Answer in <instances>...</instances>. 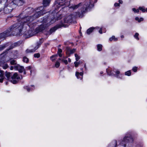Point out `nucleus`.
Here are the masks:
<instances>
[{"label":"nucleus","instance_id":"nucleus-46","mask_svg":"<svg viewBox=\"0 0 147 147\" xmlns=\"http://www.w3.org/2000/svg\"><path fill=\"white\" fill-rule=\"evenodd\" d=\"M0 77L2 78H5L4 76V74H0Z\"/></svg>","mask_w":147,"mask_h":147},{"label":"nucleus","instance_id":"nucleus-40","mask_svg":"<svg viewBox=\"0 0 147 147\" xmlns=\"http://www.w3.org/2000/svg\"><path fill=\"white\" fill-rule=\"evenodd\" d=\"M137 68L138 67H134L133 68L132 70L134 72H136L137 70Z\"/></svg>","mask_w":147,"mask_h":147},{"label":"nucleus","instance_id":"nucleus-53","mask_svg":"<svg viewBox=\"0 0 147 147\" xmlns=\"http://www.w3.org/2000/svg\"><path fill=\"white\" fill-rule=\"evenodd\" d=\"M59 56L60 57H62V54H61V53H59V54H58Z\"/></svg>","mask_w":147,"mask_h":147},{"label":"nucleus","instance_id":"nucleus-55","mask_svg":"<svg viewBox=\"0 0 147 147\" xmlns=\"http://www.w3.org/2000/svg\"><path fill=\"white\" fill-rule=\"evenodd\" d=\"M119 3H121V4L122 3H123L122 1L121 0H119Z\"/></svg>","mask_w":147,"mask_h":147},{"label":"nucleus","instance_id":"nucleus-38","mask_svg":"<svg viewBox=\"0 0 147 147\" xmlns=\"http://www.w3.org/2000/svg\"><path fill=\"white\" fill-rule=\"evenodd\" d=\"M60 65V63L59 62L57 61L55 64V66L56 67L58 68L59 66Z\"/></svg>","mask_w":147,"mask_h":147},{"label":"nucleus","instance_id":"nucleus-3","mask_svg":"<svg viewBox=\"0 0 147 147\" xmlns=\"http://www.w3.org/2000/svg\"><path fill=\"white\" fill-rule=\"evenodd\" d=\"M8 0H0V12L3 11L5 14H8L11 12V9Z\"/></svg>","mask_w":147,"mask_h":147},{"label":"nucleus","instance_id":"nucleus-57","mask_svg":"<svg viewBox=\"0 0 147 147\" xmlns=\"http://www.w3.org/2000/svg\"><path fill=\"white\" fill-rule=\"evenodd\" d=\"M139 10L138 9H137L136 10V13H138L139 12Z\"/></svg>","mask_w":147,"mask_h":147},{"label":"nucleus","instance_id":"nucleus-6","mask_svg":"<svg viewBox=\"0 0 147 147\" xmlns=\"http://www.w3.org/2000/svg\"><path fill=\"white\" fill-rule=\"evenodd\" d=\"M106 71L107 74L109 76H114L115 77L118 78L122 79V74H120L119 71L115 69H113L112 71L110 70L109 69H107Z\"/></svg>","mask_w":147,"mask_h":147},{"label":"nucleus","instance_id":"nucleus-60","mask_svg":"<svg viewBox=\"0 0 147 147\" xmlns=\"http://www.w3.org/2000/svg\"><path fill=\"white\" fill-rule=\"evenodd\" d=\"M103 73V72H102V71H101V72H100V74H102Z\"/></svg>","mask_w":147,"mask_h":147},{"label":"nucleus","instance_id":"nucleus-50","mask_svg":"<svg viewBox=\"0 0 147 147\" xmlns=\"http://www.w3.org/2000/svg\"><path fill=\"white\" fill-rule=\"evenodd\" d=\"M139 19H140L138 17H136L135 18V20H136L138 21V22H139Z\"/></svg>","mask_w":147,"mask_h":147},{"label":"nucleus","instance_id":"nucleus-54","mask_svg":"<svg viewBox=\"0 0 147 147\" xmlns=\"http://www.w3.org/2000/svg\"><path fill=\"white\" fill-rule=\"evenodd\" d=\"M14 67V66H11L10 67V69L11 70H13Z\"/></svg>","mask_w":147,"mask_h":147},{"label":"nucleus","instance_id":"nucleus-18","mask_svg":"<svg viewBox=\"0 0 147 147\" xmlns=\"http://www.w3.org/2000/svg\"><path fill=\"white\" fill-rule=\"evenodd\" d=\"M32 30L31 29L30 30L25 31L24 33V35H26L28 38L32 36L33 35Z\"/></svg>","mask_w":147,"mask_h":147},{"label":"nucleus","instance_id":"nucleus-36","mask_svg":"<svg viewBox=\"0 0 147 147\" xmlns=\"http://www.w3.org/2000/svg\"><path fill=\"white\" fill-rule=\"evenodd\" d=\"M34 57L35 58H38L40 57V55L39 53H35L34 54Z\"/></svg>","mask_w":147,"mask_h":147},{"label":"nucleus","instance_id":"nucleus-35","mask_svg":"<svg viewBox=\"0 0 147 147\" xmlns=\"http://www.w3.org/2000/svg\"><path fill=\"white\" fill-rule=\"evenodd\" d=\"M139 9L142 11L143 12H145L146 11V10L144 7H139Z\"/></svg>","mask_w":147,"mask_h":147},{"label":"nucleus","instance_id":"nucleus-17","mask_svg":"<svg viewBox=\"0 0 147 147\" xmlns=\"http://www.w3.org/2000/svg\"><path fill=\"white\" fill-rule=\"evenodd\" d=\"M46 27V26L44 24H41L38 27L36 28L37 32H41L45 30Z\"/></svg>","mask_w":147,"mask_h":147},{"label":"nucleus","instance_id":"nucleus-16","mask_svg":"<svg viewBox=\"0 0 147 147\" xmlns=\"http://www.w3.org/2000/svg\"><path fill=\"white\" fill-rule=\"evenodd\" d=\"M66 49L67 50L66 52V54L68 55V57L70 56L71 54H73L75 52L76 50L75 49L71 50L70 48L68 47H67Z\"/></svg>","mask_w":147,"mask_h":147},{"label":"nucleus","instance_id":"nucleus-29","mask_svg":"<svg viewBox=\"0 0 147 147\" xmlns=\"http://www.w3.org/2000/svg\"><path fill=\"white\" fill-rule=\"evenodd\" d=\"M29 59L26 57L25 56L23 57V61L24 62L28 63L29 61Z\"/></svg>","mask_w":147,"mask_h":147},{"label":"nucleus","instance_id":"nucleus-28","mask_svg":"<svg viewBox=\"0 0 147 147\" xmlns=\"http://www.w3.org/2000/svg\"><path fill=\"white\" fill-rule=\"evenodd\" d=\"M109 40L111 41L113 40L114 41H116L117 40V38H116L115 36H113L112 37L110 38Z\"/></svg>","mask_w":147,"mask_h":147},{"label":"nucleus","instance_id":"nucleus-2","mask_svg":"<svg viewBox=\"0 0 147 147\" xmlns=\"http://www.w3.org/2000/svg\"><path fill=\"white\" fill-rule=\"evenodd\" d=\"M22 25H19V24H15L11 26L6 31L0 34V38H3L10 35L11 32H15L16 34L19 35H22Z\"/></svg>","mask_w":147,"mask_h":147},{"label":"nucleus","instance_id":"nucleus-49","mask_svg":"<svg viewBox=\"0 0 147 147\" xmlns=\"http://www.w3.org/2000/svg\"><path fill=\"white\" fill-rule=\"evenodd\" d=\"M143 19L142 18H140L139 19V22H140L141 21H143Z\"/></svg>","mask_w":147,"mask_h":147},{"label":"nucleus","instance_id":"nucleus-25","mask_svg":"<svg viewBox=\"0 0 147 147\" xmlns=\"http://www.w3.org/2000/svg\"><path fill=\"white\" fill-rule=\"evenodd\" d=\"M94 28H90L88 29L87 30V33L88 34H90L94 30Z\"/></svg>","mask_w":147,"mask_h":147},{"label":"nucleus","instance_id":"nucleus-20","mask_svg":"<svg viewBox=\"0 0 147 147\" xmlns=\"http://www.w3.org/2000/svg\"><path fill=\"white\" fill-rule=\"evenodd\" d=\"M84 4L83 5L82 3H79L78 4H77L76 5H72V6H70V8H72L73 9H77L79 7L82 6V7Z\"/></svg>","mask_w":147,"mask_h":147},{"label":"nucleus","instance_id":"nucleus-11","mask_svg":"<svg viewBox=\"0 0 147 147\" xmlns=\"http://www.w3.org/2000/svg\"><path fill=\"white\" fill-rule=\"evenodd\" d=\"M66 0H56L55 2V6L56 9L65 5Z\"/></svg>","mask_w":147,"mask_h":147},{"label":"nucleus","instance_id":"nucleus-13","mask_svg":"<svg viewBox=\"0 0 147 147\" xmlns=\"http://www.w3.org/2000/svg\"><path fill=\"white\" fill-rule=\"evenodd\" d=\"M63 22H61V24L62 22L64 24H66V25H67V26H66V27H67L68 26V25L67 24H68L69 23H71V22L72 21V16L71 15H69L67 17H65L63 19Z\"/></svg>","mask_w":147,"mask_h":147},{"label":"nucleus","instance_id":"nucleus-64","mask_svg":"<svg viewBox=\"0 0 147 147\" xmlns=\"http://www.w3.org/2000/svg\"><path fill=\"white\" fill-rule=\"evenodd\" d=\"M146 12H147V8H146Z\"/></svg>","mask_w":147,"mask_h":147},{"label":"nucleus","instance_id":"nucleus-15","mask_svg":"<svg viewBox=\"0 0 147 147\" xmlns=\"http://www.w3.org/2000/svg\"><path fill=\"white\" fill-rule=\"evenodd\" d=\"M14 68L15 69L18 70L19 72L21 73H22L24 70V67L20 66L19 64H17L14 66Z\"/></svg>","mask_w":147,"mask_h":147},{"label":"nucleus","instance_id":"nucleus-47","mask_svg":"<svg viewBox=\"0 0 147 147\" xmlns=\"http://www.w3.org/2000/svg\"><path fill=\"white\" fill-rule=\"evenodd\" d=\"M47 19L45 18V19H43V20L42 21V22H46V21H47Z\"/></svg>","mask_w":147,"mask_h":147},{"label":"nucleus","instance_id":"nucleus-52","mask_svg":"<svg viewBox=\"0 0 147 147\" xmlns=\"http://www.w3.org/2000/svg\"><path fill=\"white\" fill-rule=\"evenodd\" d=\"M0 73L1 74H4V71L2 70H0Z\"/></svg>","mask_w":147,"mask_h":147},{"label":"nucleus","instance_id":"nucleus-30","mask_svg":"<svg viewBox=\"0 0 147 147\" xmlns=\"http://www.w3.org/2000/svg\"><path fill=\"white\" fill-rule=\"evenodd\" d=\"M2 67L3 69H6L8 67V65L7 63H5L3 65Z\"/></svg>","mask_w":147,"mask_h":147},{"label":"nucleus","instance_id":"nucleus-63","mask_svg":"<svg viewBox=\"0 0 147 147\" xmlns=\"http://www.w3.org/2000/svg\"><path fill=\"white\" fill-rule=\"evenodd\" d=\"M5 84H6V85H7V82H6Z\"/></svg>","mask_w":147,"mask_h":147},{"label":"nucleus","instance_id":"nucleus-27","mask_svg":"<svg viewBox=\"0 0 147 147\" xmlns=\"http://www.w3.org/2000/svg\"><path fill=\"white\" fill-rule=\"evenodd\" d=\"M10 63L11 65H14L15 66L18 64H17L16 61L14 60H11L10 61Z\"/></svg>","mask_w":147,"mask_h":147},{"label":"nucleus","instance_id":"nucleus-9","mask_svg":"<svg viewBox=\"0 0 147 147\" xmlns=\"http://www.w3.org/2000/svg\"><path fill=\"white\" fill-rule=\"evenodd\" d=\"M22 76L20 77L18 75L17 73H15L13 75H12L10 81L13 84H16L18 82L19 80L22 79Z\"/></svg>","mask_w":147,"mask_h":147},{"label":"nucleus","instance_id":"nucleus-24","mask_svg":"<svg viewBox=\"0 0 147 147\" xmlns=\"http://www.w3.org/2000/svg\"><path fill=\"white\" fill-rule=\"evenodd\" d=\"M7 46V44H5L3 45H0V51H2Z\"/></svg>","mask_w":147,"mask_h":147},{"label":"nucleus","instance_id":"nucleus-4","mask_svg":"<svg viewBox=\"0 0 147 147\" xmlns=\"http://www.w3.org/2000/svg\"><path fill=\"white\" fill-rule=\"evenodd\" d=\"M88 3V2H86L83 5V7H82L80 9L81 13L79 12H75L73 13L72 15L74 16L75 18L82 17L83 13H85L88 9L90 8L93 6L92 4L90 3V2L89 3Z\"/></svg>","mask_w":147,"mask_h":147},{"label":"nucleus","instance_id":"nucleus-31","mask_svg":"<svg viewBox=\"0 0 147 147\" xmlns=\"http://www.w3.org/2000/svg\"><path fill=\"white\" fill-rule=\"evenodd\" d=\"M57 56V55H52L50 57V59L52 61H54L55 60V59H53V58Z\"/></svg>","mask_w":147,"mask_h":147},{"label":"nucleus","instance_id":"nucleus-33","mask_svg":"<svg viewBox=\"0 0 147 147\" xmlns=\"http://www.w3.org/2000/svg\"><path fill=\"white\" fill-rule=\"evenodd\" d=\"M131 74V72L130 71H128L125 72V75L128 76H130Z\"/></svg>","mask_w":147,"mask_h":147},{"label":"nucleus","instance_id":"nucleus-34","mask_svg":"<svg viewBox=\"0 0 147 147\" xmlns=\"http://www.w3.org/2000/svg\"><path fill=\"white\" fill-rule=\"evenodd\" d=\"M139 35V34L138 33H136L134 35V37H135V38H136L137 40H139V38L138 36Z\"/></svg>","mask_w":147,"mask_h":147},{"label":"nucleus","instance_id":"nucleus-5","mask_svg":"<svg viewBox=\"0 0 147 147\" xmlns=\"http://www.w3.org/2000/svg\"><path fill=\"white\" fill-rule=\"evenodd\" d=\"M11 12L17 6H20L23 5L24 2L23 0H13L9 1Z\"/></svg>","mask_w":147,"mask_h":147},{"label":"nucleus","instance_id":"nucleus-8","mask_svg":"<svg viewBox=\"0 0 147 147\" xmlns=\"http://www.w3.org/2000/svg\"><path fill=\"white\" fill-rule=\"evenodd\" d=\"M43 40L42 39H40L39 41L37 42L36 43V46L34 47L33 46L32 47H34L33 49H27L26 50V53H31L34 52L38 49L40 46L43 43Z\"/></svg>","mask_w":147,"mask_h":147},{"label":"nucleus","instance_id":"nucleus-42","mask_svg":"<svg viewBox=\"0 0 147 147\" xmlns=\"http://www.w3.org/2000/svg\"><path fill=\"white\" fill-rule=\"evenodd\" d=\"M62 61L64 62L66 65L68 63L67 61V60L62 59Z\"/></svg>","mask_w":147,"mask_h":147},{"label":"nucleus","instance_id":"nucleus-51","mask_svg":"<svg viewBox=\"0 0 147 147\" xmlns=\"http://www.w3.org/2000/svg\"><path fill=\"white\" fill-rule=\"evenodd\" d=\"M136 10L135 8H133L132 9V10L135 12L136 13Z\"/></svg>","mask_w":147,"mask_h":147},{"label":"nucleus","instance_id":"nucleus-62","mask_svg":"<svg viewBox=\"0 0 147 147\" xmlns=\"http://www.w3.org/2000/svg\"><path fill=\"white\" fill-rule=\"evenodd\" d=\"M80 69H81V70L82 71L83 68H80Z\"/></svg>","mask_w":147,"mask_h":147},{"label":"nucleus","instance_id":"nucleus-23","mask_svg":"<svg viewBox=\"0 0 147 147\" xmlns=\"http://www.w3.org/2000/svg\"><path fill=\"white\" fill-rule=\"evenodd\" d=\"M33 11V9L32 7H28L25 10L26 12L28 14H31Z\"/></svg>","mask_w":147,"mask_h":147},{"label":"nucleus","instance_id":"nucleus-59","mask_svg":"<svg viewBox=\"0 0 147 147\" xmlns=\"http://www.w3.org/2000/svg\"><path fill=\"white\" fill-rule=\"evenodd\" d=\"M124 36H123V35H122V36H121V38H124Z\"/></svg>","mask_w":147,"mask_h":147},{"label":"nucleus","instance_id":"nucleus-26","mask_svg":"<svg viewBox=\"0 0 147 147\" xmlns=\"http://www.w3.org/2000/svg\"><path fill=\"white\" fill-rule=\"evenodd\" d=\"M102 46L101 44H98L97 45V48L98 51H100L102 50Z\"/></svg>","mask_w":147,"mask_h":147},{"label":"nucleus","instance_id":"nucleus-56","mask_svg":"<svg viewBox=\"0 0 147 147\" xmlns=\"http://www.w3.org/2000/svg\"><path fill=\"white\" fill-rule=\"evenodd\" d=\"M68 61L69 62H71V59L70 58L68 59Z\"/></svg>","mask_w":147,"mask_h":147},{"label":"nucleus","instance_id":"nucleus-14","mask_svg":"<svg viewBox=\"0 0 147 147\" xmlns=\"http://www.w3.org/2000/svg\"><path fill=\"white\" fill-rule=\"evenodd\" d=\"M51 1V0H43L42 2L43 6H41L39 7H43L42 10L45 12V14L46 13V11L45 10H43L44 7L49 6V5Z\"/></svg>","mask_w":147,"mask_h":147},{"label":"nucleus","instance_id":"nucleus-7","mask_svg":"<svg viewBox=\"0 0 147 147\" xmlns=\"http://www.w3.org/2000/svg\"><path fill=\"white\" fill-rule=\"evenodd\" d=\"M133 141V140L131 135L130 134H127L123 138L122 141L121 142L120 144L125 147L127 143H131Z\"/></svg>","mask_w":147,"mask_h":147},{"label":"nucleus","instance_id":"nucleus-39","mask_svg":"<svg viewBox=\"0 0 147 147\" xmlns=\"http://www.w3.org/2000/svg\"><path fill=\"white\" fill-rule=\"evenodd\" d=\"M24 88L27 91L29 92L30 91L31 89H30L29 87H28V86H26L24 87Z\"/></svg>","mask_w":147,"mask_h":147},{"label":"nucleus","instance_id":"nucleus-21","mask_svg":"<svg viewBox=\"0 0 147 147\" xmlns=\"http://www.w3.org/2000/svg\"><path fill=\"white\" fill-rule=\"evenodd\" d=\"M83 74V72L79 73L78 71H76V76L78 79L80 78L81 79H82Z\"/></svg>","mask_w":147,"mask_h":147},{"label":"nucleus","instance_id":"nucleus-48","mask_svg":"<svg viewBox=\"0 0 147 147\" xmlns=\"http://www.w3.org/2000/svg\"><path fill=\"white\" fill-rule=\"evenodd\" d=\"M99 32L101 34L102 33V29L101 28L99 30Z\"/></svg>","mask_w":147,"mask_h":147},{"label":"nucleus","instance_id":"nucleus-44","mask_svg":"<svg viewBox=\"0 0 147 147\" xmlns=\"http://www.w3.org/2000/svg\"><path fill=\"white\" fill-rule=\"evenodd\" d=\"M119 3H115L114 4V6H115V7H117V6H119Z\"/></svg>","mask_w":147,"mask_h":147},{"label":"nucleus","instance_id":"nucleus-37","mask_svg":"<svg viewBox=\"0 0 147 147\" xmlns=\"http://www.w3.org/2000/svg\"><path fill=\"white\" fill-rule=\"evenodd\" d=\"M75 56L76 57V61H78L80 59V57L78 56L77 54H75Z\"/></svg>","mask_w":147,"mask_h":147},{"label":"nucleus","instance_id":"nucleus-19","mask_svg":"<svg viewBox=\"0 0 147 147\" xmlns=\"http://www.w3.org/2000/svg\"><path fill=\"white\" fill-rule=\"evenodd\" d=\"M12 73H11L9 72H8L7 71H6L5 73V76L7 78V80H9L10 81V80L11 79V76L12 75Z\"/></svg>","mask_w":147,"mask_h":147},{"label":"nucleus","instance_id":"nucleus-58","mask_svg":"<svg viewBox=\"0 0 147 147\" xmlns=\"http://www.w3.org/2000/svg\"><path fill=\"white\" fill-rule=\"evenodd\" d=\"M23 71H24V74H26V71H25V69H24V70Z\"/></svg>","mask_w":147,"mask_h":147},{"label":"nucleus","instance_id":"nucleus-43","mask_svg":"<svg viewBox=\"0 0 147 147\" xmlns=\"http://www.w3.org/2000/svg\"><path fill=\"white\" fill-rule=\"evenodd\" d=\"M62 52V50L60 49H58V51L57 52L58 54L61 53Z\"/></svg>","mask_w":147,"mask_h":147},{"label":"nucleus","instance_id":"nucleus-32","mask_svg":"<svg viewBox=\"0 0 147 147\" xmlns=\"http://www.w3.org/2000/svg\"><path fill=\"white\" fill-rule=\"evenodd\" d=\"M32 67L31 66H28L26 67V70H30V75L32 73Z\"/></svg>","mask_w":147,"mask_h":147},{"label":"nucleus","instance_id":"nucleus-61","mask_svg":"<svg viewBox=\"0 0 147 147\" xmlns=\"http://www.w3.org/2000/svg\"><path fill=\"white\" fill-rule=\"evenodd\" d=\"M58 60H61V59H60V58H59V59H58Z\"/></svg>","mask_w":147,"mask_h":147},{"label":"nucleus","instance_id":"nucleus-1","mask_svg":"<svg viewBox=\"0 0 147 147\" xmlns=\"http://www.w3.org/2000/svg\"><path fill=\"white\" fill-rule=\"evenodd\" d=\"M43 7H41L36 8L35 11L36 12L32 16H26L24 12L20 13L18 17L17 20L18 21L16 24H19V25H22V31L23 26L27 25L32 30H33L37 24L36 22H32L35 19L38 18L45 14V12L42 10Z\"/></svg>","mask_w":147,"mask_h":147},{"label":"nucleus","instance_id":"nucleus-10","mask_svg":"<svg viewBox=\"0 0 147 147\" xmlns=\"http://www.w3.org/2000/svg\"><path fill=\"white\" fill-rule=\"evenodd\" d=\"M22 41H19L12 44L11 46L9 47V48L7 49L4 52L1 54V55H2L3 54L5 55L6 53H8V51L9 50L13 49L14 47L20 46L22 44Z\"/></svg>","mask_w":147,"mask_h":147},{"label":"nucleus","instance_id":"nucleus-41","mask_svg":"<svg viewBox=\"0 0 147 147\" xmlns=\"http://www.w3.org/2000/svg\"><path fill=\"white\" fill-rule=\"evenodd\" d=\"M75 66L76 67H77L78 66V65L79 64V62H78L77 61H75L74 63Z\"/></svg>","mask_w":147,"mask_h":147},{"label":"nucleus","instance_id":"nucleus-45","mask_svg":"<svg viewBox=\"0 0 147 147\" xmlns=\"http://www.w3.org/2000/svg\"><path fill=\"white\" fill-rule=\"evenodd\" d=\"M5 78H2L0 79V82H2L3 81L4 79Z\"/></svg>","mask_w":147,"mask_h":147},{"label":"nucleus","instance_id":"nucleus-12","mask_svg":"<svg viewBox=\"0 0 147 147\" xmlns=\"http://www.w3.org/2000/svg\"><path fill=\"white\" fill-rule=\"evenodd\" d=\"M67 26V25L64 24L63 22H62L61 24L57 25L51 28L48 32V33L50 35L53 32H55L58 28H61L62 27H66Z\"/></svg>","mask_w":147,"mask_h":147},{"label":"nucleus","instance_id":"nucleus-22","mask_svg":"<svg viewBox=\"0 0 147 147\" xmlns=\"http://www.w3.org/2000/svg\"><path fill=\"white\" fill-rule=\"evenodd\" d=\"M117 141L116 140L113 141L109 145L108 147H116Z\"/></svg>","mask_w":147,"mask_h":147}]
</instances>
